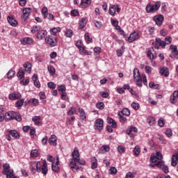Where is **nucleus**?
Masks as SVG:
<instances>
[{"label":"nucleus","instance_id":"nucleus-1","mask_svg":"<svg viewBox=\"0 0 178 178\" xmlns=\"http://www.w3.org/2000/svg\"><path fill=\"white\" fill-rule=\"evenodd\" d=\"M4 119L6 122H10L11 120H17V122H22V115L15 111H8L5 113Z\"/></svg>","mask_w":178,"mask_h":178},{"label":"nucleus","instance_id":"nucleus-2","mask_svg":"<svg viewBox=\"0 0 178 178\" xmlns=\"http://www.w3.org/2000/svg\"><path fill=\"white\" fill-rule=\"evenodd\" d=\"M134 81H136L138 87H143V75L140 74V70L138 68L134 69Z\"/></svg>","mask_w":178,"mask_h":178},{"label":"nucleus","instance_id":"nucleus-3","mask_svg":"<svg viewBox=\"0 0 178 178\" xmlns=\"http://www.w3.org/2000/svg\"><path fill=\"white\" fill-rule=\"evenodd\" d=\"M161 8V1H156L154 4L147 5L145 10L147 13H155Z\"/></svg>","mask_w":178,"mask_h":178},{"label":"nucleus","instance_id":"nucleus-4","mask_svg":"<svg viewBox=\"0 0 178 178\" xmlns=\"http://www.w3.org/2000/svg\"><path fill=\"white\" fill-rule=\"evenodd\" d=\"M3 173L7 178H19L17 176H15V175H13V170H10V165H9L8 163L3 164Z\"/></svg>","mask_w":178,"mask_h":178},{"label":"nucleus","instance_id":"nucleus-5","mask_svg":"<svg viewBox=\"0 0 178 178\" xmlns=\"http://www.w3.org/2000/svg\"><path fill=\"white\" fill-rule=\"evenodd\" d=\"M76 162H77V163H79V165H86L85 161L81 160L80 157H77L76 159H75V161H72L70 163V166L73 172H77L79 169H80V168L76 165Z\"/></svg>","mask_w":178,"mask_h":178},{"label":"nucleus","instance_id":"nucleus-6","mask_svg":"<svg viewBox=\"0 0 178 178\" xmlns=\"http://www.w3.org/2000/svg\"><path fill=\"white\" fill-rule=\"evenodd\" d=\"M94 129L97 130V131H102L104 130V120L101 118L97 119L95 121Z\"/></svg>","mask_w":178,"mask_h":178},{"label":"nucleus","instance_id":"nucleus-7","mask_svg":"<svg viewBox=\"0 0 178 178\" xmlns=\"http://www.w3.org/2000/svg\"><path fill=\"white\" fill-rule=\"evenodd\" d=\"M45 42L51 47H56V44H58V40L56 38H54L52 35H48L45 38Z\"/></svg>","mask_w":178,"mask_h":178},{"label":"nucleus","instance_id":"nucleus-8","mask_svg":"<svg viewBox=\"0 0 178 178\" xmlns=\"http://www.w3.org/2000/svg\"><path fill=\"white\" fill-rule=\"evenodd\" d=\"M141 36L136 31H134L130 34L129 37L127 39L128 42L131 43L134 42V41H137Z\"/></svg>","mask_w":178,"mask_h":178},{"label":"nucleus","instance_id":"nucleus-9","mask_svg":"<svg viewBox=\"0 0 178 178\" xmlns=\"http://www.w3.org/2000/svg\"><path fill=\"white\" fill-rule=\"evenodd\" d=\"M22 19L24 20V22H26L27 19L29 18V16H30V13H31V8H25L22 10Z\"/></svg>","mask_w":178,"mask_h":178},{"label":"nucleus","instance_id":"nucleus-10","mask_svg":"<svg viewBox=\"0 0 178 178\" xmlns=\"http://www.w3.org/2000/svg\"><path fill=\"white\" fill-rule=\"evenodd\" d=\"M165 17L162 15H156L154 17L153 20L155 22L156 26H162V23H163V20Z\"/></svg>","mask_w":178,"mask_h":178},{"label":"nucleus","instance_id":"nucleus-11","mask_svg":"<svg viewBox=\"0 0 178 178\" xmlns=\"http://www.w3.org/2000/svg\"><path fill=\"white\" fill-rule=\"evenodd\" d=\"M163 156H162L161 152H156V155H152L151 156L150 161L153 163H155V162H156V161H158V159H159V161H161V159H163Z\"/></svg>","mask_w":178,"mask_h":178},{"label":"nucleus","instance_id":"nucleus-12","mask_svg":"<svg viewBox=\"0 0 178 178\" xmlns=\"http://www.w3.org/2000/svg\"><path fill=\"white\" fill-rule=\"evenodd\" d=\"M22 98V94L19 92H13L9 95V99L11 101H16V99H20Z\"/></svg>","mask_w":178,"mask_h":178},{"label":"nucleus","instance_id":"nucleus-13","mask_svg":"<svg viewBox=\"0 0 178 178\" xmlns=\"http://www.w3.org/2000/svg\"><path fill=\"white\" fill-rule=\"evenodd\" d=\"M47 34L48 32L46 30H40L38 32L36 38L40 40H43V38H45V37H47Z\"/></svg>","mask_w":178,"mask_h":178},{"label":"nucleus","instance_id":"nucleus-14","mask_svg":"<svg viewBox=\"0 0 178 178\" xmlns=\"http://www.w3.org/2000/svg\"><path fill=\"white\" fill-rule=\"evenodd\" d=\"M159 74H161V76L169 77V68H168V67H161L159 69Z\"/></svg>","mask_w":178,"mask_h":178},{"label":"nucleus","instance_id":"nucleus-15","mask_svg":"<svg viewBox=\"0 0 178 178\" xmlns=\"http://www.w3.org/2000/svg\"><path fill=\"white\" fill-rule=\"evenodd\" d=\"M34 42V40L31 38H24L21 40V44L22 45H31Z\"/></svg>","mask_w":178,"mask_h":178},{"label":"nucleus","instance_id":"nucleus-16","mask_svg":"<svg viewBox=\"0 0 178 178\" xmlns=\"http://www.w3.org/2000/svg\"><path fill=\"white\" fill-rule=\"evenodd\" d=\"M51 169L56 173H58V172H59L60 169H59V157L58 156H57L56 158V163H52Z\"/></svg>","mask_w":178,"mask_h":178},{"label":"nucleus","instance_id":"nucleus-17","mask_svg":"<svg viewBox=\"0 0 178 178\" xmlns=\"http://www.w3.org/2000/svg\"><path fill=\"white\" fill-rule=\"evenodd\" d=\"M42 170V175L44 176H47V173H48V164H47V161H43V164L42 165V168H40Z\"/></svg>","mask_w":178,"mask_h":178},{"label":"nucleus","instance_id":"nucleus-18","mask_svg":"<svg viewBox=\"0 0 178 178\" xmlns=\"http://www.w3.org/2000/svg\"><path fill=\"white\" fill-rule=\"evenodd\" d=\"M27 104H29L31 106H38L40 102L38 101V99L33 98L28 100Z\"/></svg>","mask_w":178,"mask_h":178},{"label":"nucleus","instance_id":"nucleus-19","mask_svg":"<svg viewBox=\"0 0 178 178\" xmlns=\"http://www.w3.org/2000/svg\"><path fill=\"white\" fill-rule=\"evenodd\" d=\"M7 19L10 26H13V27H16V26H17V21H16L13 17L8 16Z\"/></svg>","mask_w":178,"mask_h":178},{"label":"nucleus","instance_id":"nucleus-20","mask_svg":"<svg viewBox=\"0 0 178 178\" xmlns=\"http://www.w3.org/2000/svg\"><path fill=\"white\" fill-rule=\"evenodd\" d=\"M178 98V90H175L173 92L172 97L170 98L171 104H176L177 102Z\"/></svg>","mask_w":178,"mask_h":178},{"label":"nucleus","instance_id":"nucleus-21","mask_svg":"<svg viewBox=\"0 0 178 178\" xmlns=\"http://www.w3.org/2000/svg\"><path fill=\"white\" fill-rule=\"evenodd\" d=\"M79 112L80 119H81V120H86V119H87V115H86V112L84 111V109H83L82 108H79Z\"/></svg>","mask_w":178,"mask_h":178},{"label":"nucleus","instance_id":"nucleus-22","mask_svg":"<svg viewBox=\"0 0 178 178\" xmlns=\"http://www.w3.org/2000/svg\"><path fill=\"white\" fill-rule=\"evenodd\" d=\"M62 29L60 27H54L50 29V33L51 35H56V34H58V33H60Z\"/></svg>","mask_w":178,"mask_h":178},{"label":"nucleus","instance_id":"nucleus-23","mask_svg":"<svg viewBox=\"0 0 178 178\" xmlns=\"http://www.w3.org/2000/svg\"><path fill=\"white\" fill-rule=\"evenodd\" d=\"M72 155V158H73L72 161H76V159L80 158V154L79 153V149L77 147H75L74 149V151H73Z\"/></svg>","mask_w":178,"mask_h":178},{"label":"nucleus","instance_id":"nucleus-24","mask_svg":"<svg viewBox=\"0 0 178 178\" xmlns=\"http://www.w3.org/2000/svg\"><path fill=\"white\" fill-rule=\"evenodd\" d=\"M8 132L9 133L10 136H12L14 138H19L20 135L17 133L16 130H8Z\"/></svg>","mask_w":178,"mask_h":178},{"label":"nucleus","instance_id":"nucleus-25","mask_svg":"<svg viewBox=\"0 0 178 178\" xmlns=\"http://www.w3.org/2000/svg\"><path fill=\"white\" fill-rule=\"evenodd\" d=\"M49 143L50 145H54V147H56V136L51 135V138L49 139Z\"/></svg>","mask_w":178,"mask_h":178},{"label":"nucleus","instance_id":"nucleus-26","mask_svg":"<svg viewBox=\"0 0 178 178\" xmlns=\"http://www.w3.org/2000/svg\"><path fill=\"white\" fill-rule=\"evenodd\" d=\"M107 122L109 123V124H111L113 129H116V127H118V124L116 123V121L109 117L107 118Z\"/></svg>","mask_w":178,"mask_h":178},{"label":"nucleus","instance_id":"nucleus-27","mask_svg":"<svg viewBox=\"0 0 178 178\" xmlns=\"http://www.w3.org/2000/svg\"><path fill=\"white\" fill-rule=\"evenodd\" d=\"M178 163V155L174 154L172 156L171 166H176Z\"/></svg>","mask_w":178,"mask_h":178},{"label":"nucleus","instance_id":"nucleus-28","mask_svg":"<svg viewBox=\"0 0 178 178\" xmlns=\"http://www.w3.org/2000/svg\"><path fill=\"white\" fill-rule=\"evenodd\" d=\"M24 67L25 70L24 72H26L27 73H30L31 72V63L26 62L24 64Z\"/></svg>","mask_w":178,"mask_h":178},{"label":"nucleus","instance_id":"nucleus-29","mask_svg":"<svg viewBox=\"0 0 178 178\" xmlns=\"http://www.w3.org/2000/svg\"><path fill=\"white\" fill-rule=\"evenodd\" d=\"M90 5H91V0H81V6L82 8H87Z\"/></svg>","mask_w":178,"mask_h":178},{"label":"nucleus","instance_id":"nucleus-30","mask_svg":"<svg viewBox=\"0 0 178 178\" xmlns=\"http://www.w3.org/2000/svg\"><path fill=\"white\" fill-rule=\"evenodd\" d=\"M155 41L156 44H159V45L162 48H165V47H166V43L165 42V41H163L161 38H156Z\"/></svg>","mask_w":178,"mask_h":178},{"label":"nucleus","instance_id":"nucleus-31","mask_svg":"<svg viewBox=\"0 0 178 178\" xmlns=\"http://www.w3.org/2000/svg\"><path fill=\"white\" fill-rule=\"evenodd\" d=\"M24 69L23 67H21L17 74V77H19V79H20L21 80L22 79H24Z\"/></svg>","mask_w":178,"mask_h":178},{"label":"nucleus","instance_id":"nucleus-32","mask_svg":"<svg viewBox=\"0 0 178 178\" xmlns=\"http://www.w3.org/2000/svg\"><path fill=\"white\" fill-rule=\"evenodd\" d=\"M65 35L67 37V38H72V37H73V31L70 29H65Z\"/></svg>","mask_w":178,"mask_h":178},{"label":"nucleus","instance_id":"nucleus-33","mask_svg":"<svg viewBox=\"0 0 178 178\" xmlns=\"http://www.w3.org/2000/svg\"><path fill=\"white\" fill-rule=\"evenodd\" d=\"M41 13L43 18L47 19L48 17V8L47 7H43L42 8Z\"/></svg>","mask_w":178,"mask_h":178},{"label":"nucleus","instance_id":"nucleus-34","mask_svg":"<svg viewBox=\"0 0 178 178\" xmlns=\"http://www.w3.org/2000/svg\"><path fill=\"white\" fill-rule=\"evenodd\" d=\"M41 30V26H33L31 27V32L32 33V34H34L35 33H38Z\"/></svg>","mask_w":178,"mask_h":178},{"label":"nucleus","instance_id":"nucleus-35","mask_svg":"<svg viewBox=\"0 0 178 178\" xmlns=\"http://www.w3.org/2000/svg\"><path fill=\"white\" fill-rule=\"evenodd\" d=\"M170 49H171L172 54H173L174 55L177 56V55H178V53H177V46L171 44L170 46Z\"/></svg>","mask_w":178,"mask_h":178},{"label":"nucleus","instance_id":"nucleus-36","mask_svg":"<svg viewBox=\"0 0 178 178\" xmlns=\"http://www.w3.org/2000/svg\"><path fill=\"white\" fill-rule=\"evenodd\" d=\"M15 70H10L6 74L7 76V79H13V77L15 76Z\"/></svg>","mask_w":178,"mask_h":178},{"label":"nucleus","instance_id":"nucleus-37","mask_svg":"<svg viewBox=\"0 0 178 178\" xmlns=\"http://www.w3.org/2000/svg\"><path fill=\"white\" fill-rule=\"evenodd\" d=\"M86 24H87V19H86V18H82L79 22L80 29H84L86 27Z\"/></svg>","mask_w":178,"mask_h":178},{"label":"nucleus","instance_id":"nucleus-38","mask_svg":"<svg viewBox=\"0 0 178 178\" xmlns=\"http://www.w3.org/2000/svg\"><path fill=\"white\" fill-rule=\"evenodd\" d=\"M118 115L119 116L120 122L121 123H126V122H127V118L126 117L123 116L122 114H120V112H118Z\"/></svg>","mask_w":178,"mask_h":178},{"label":"nucleus","instance_id":"nucleus-39","mask_svg":"<svg viewBox=\"0 0 178 178\" xmlns=\"http://www.w3.org/2000/svg\"><path fill=\"white\" fill-rule=\"evenodd\" d=\"M110 149L111 148L109 147V146L104 145L99 149V152L102 153V151H104V152H109Z\"/></svg>","mask_w":178,"mask_h":178},{"label":"nucleus","instance_id":"nucleus-40","mask_svg":"<svg viewBox=\"0 0 178 178\" xmlns=\"http://www.w3.org/2000/svg\"><path fill=\"white\" fill-rule=\"evenodd\" d=\"M155 118L154 117H149L147 118V123L149 124V126H152L153 124H155L156 123Z\"/></svg>","mask_w":178,"mask_h":178},{"label":"nucleus","instance_id":"nucleus-41","mask_svg":"<svg viewBox=\"0 0 178 178\" xmlns=\"http://www.w3.org/2000/svg\"><path fill=\"white\" fill-rule=\"evenodd\" d=\"M40 155V152H38V149H33L31 152V156L32 158H37V156Z\"/></svg>","mask_w":178,"mask_h":178},{"label":"nucleus","instance_id":"nucleus-42","mask_svg":"<svg viewBox=\"0 0 178 178\" xmlns=\"http://www.w3.org/2000/svg\"><path fill=\"white\" fill-rule=\"evenodd\" d=\"M109 13L111 16H115L116 13V6L114 5L109 8Z\"/></svg>","mask_w":178,"mask_h":178},{"label":"nucleus","instance_id":"nucleus-43","mask_svg":"<svg viewBox=\"0 0 178 178\" xmlns=\"http://www.w3.org/2000/svg\"><path fill=\"white\" fill-rule=\"evenodd\" d=\"M140 152H141V149H140V146H136L134 149L135 156H138V155H140Z\"/></svg>","mask_w":178,"mask_h":178},{"label":"nucleus","instance_id":"nucleus-44","mask_svg":"<svg viewBox=\"0 0 178 178\" xmlns=\"http://www.w3.org/2000/svg\"><path fill=\"white\" fill-rule=\"evenodd\" d=\"M121 113H122V115L124 116H130V109L127 108H123L121 111Z\"/></svg>","mask_w":178,"mask_h":178},{"label":"nucleus","instance_id":"nucleus-45","mask_svg":"<svg viewBox=\"0 0 178 178\" xmlns=\"http://www.w3.org/2000/svg\"><path fill=\"white\" fill-rule=\"evenodd\" d=\"M117 56L120 57L123 55V52H124V46H122L121 49H117Z\"/></svg>","mask_w":178,"mask_h":178},{"label":"nucleus","instance_id":"nucleus-46","mask_svg":"<svg viewBox=\"0 0 178 178\" xmlns=\"http://www.w3.org/2000/svg\"><path fill=\"white\" fill-rule=\"evenodd\" d=\"M24 104V99H21L16 102L17 108H22Z\"/></svg>","mask_w":178,"mask_h":178},{"label":"nucleus","instance_id":"nucleus-47","mask_svg":"<svg viewBox=\"0 0 178 178\" xmlns=\"http://www.w3.org/2000/svg\"><path fill=\"white\" fill-rule=\"evenodd\" d=\"M40 119H41V117L40 116H35L32 118V120L34 122L35 126H38V124H40Z\"/></svg>","mask_w":178,"mask_h":178},{"label":"nucleus","instance_id":"nucleus-48","mask_svg":"<svg viewBox=\"0 0 178 178\" xmlns=\"http://www.w3.org/2000/svg\"><path fill=\"white\" fill-rule=\"evenodd\" d=\"M149 88H154V90H159V85H156L154 82H149Z\"/></svg>","mask_w":178,"mask_h":178},{"label":"nucleus","instance_id":"nucleus-49","mask_svg":"<svg viewBox=\"0 0 178 178\" xmlns=\"http://www.w3.org/2000/svg\"><path fill=\"white\" fill-rule=\"evenodd\" d=\"M131 106L133 109H135V111H138V109H140V104L138 103L133 102L131 104Z\"/></svg>","mask_w":178,"mask_h":178},{"label":"nucleus","instance_id":"nucleus-50","mask_svg":"<svg viewBox=\"0 0 178 178\" xmlns=\"http://www.w3.org/2000/svg\"><path fill=\"white\" fill-rule=\"evenodd\" d=\"M147 57L149 58L150 60H154V59L156 58V56H155L150 50L147 51Z\"/></svg>","mask_w":178,"mask_h":178},{"label":"nucleus","instance_id":"nucleus-51","mask_svg":"<svg viewBox=\"0 0 178 178\" xmlns=\"http://www.w3.org/2000/svg\"><path fill=\"white\" fill-rule=\"evenodd\" d=\"M47 70L51 74H55V67H54V66L51 65H48Z\"/></svg>","mask_w":178,"mask_h":178},{"label":"nucleus","instance_id":"nucleus-52","mask_svg":"<svg viewBox=\"0 0 178 178\" xmlns=\"http://www.w3.org/2000/svg\"><path fill=\"white\" fill-rule=\"evenodd\" d=\"M172 38L170 36H168L165 38V45H170L172 44Z\"/></svg>","mask_w":178,"mask_h":178},{"label":"nucleus","instance_id":"nucleus-53","mask_svg":"<svg viewBox=\"0 0 178 178\" xmlns=\"http://www.w3.org/2000/svg\"><path fill=\"white\" fill-rule=\"evenodd\" d=\"M118 152H120V154H123V153L126 152V148L124 147H123L122 145H119L118 147Z\"/></svg>","mask_w":178,"mask_h":178},{"label":"nucleus","instance_id":"nucleus-54","mask_svg":"<svg viewBox=\"0 0 178 178\" xmlns=\"http://www.w3.org/2000/svg\"><path fill=\"white\" fill-rule=\"evenodd\" d=\"M154 166H158V168H163V167L165 166V162L163 161H158L154 164Z\"/></svg>","mask_w":178,"mask_h":178},{"label":"nucleus","instance_id":"nucleus-55","mask_svg":"<svg viewBox=\"0 0 178 178\" xmlns=\"http://www.w3.org/2000/svg\"><path fill=\"white\" fill-rule=\"evenodd\" d=\"M57 90L61 92H63V91H66V86H65V85H58Z\"/></svg>","mask_w":178,"mask_h":178},{"label":"nucleus","instance_id":"nucleus-56","mask_svg":"<svg viewBox=\"0 0 178 178\" xmlns=\"http://www.w3.org/2000/svg\"><path fill=\"white\" fill-rule=\"evenodd\" d=\"M41 163L40 161H36L35 163V167H36V170L38 173H40L41 172Z\"/></svg>","mask_w":178,"mask_h":178},{"label":"nucleus","instance_id":"nucleus-57","mask_svg":"<svg viewBox=\"0 0 178 178\" xmlns=\"http://www.w3.org/2000/svg\"><path fill=\"white\" fill-rule=\"evenodd\" d=\"M96 107L97 108V109H100V111H102V109H104V102H99L96 104Z\"/></svg>","mask_w":178,"mask_h":178},{"label":"nucleus","instance_id":"nucleus-58","mask_svg":"<svg viewBox=\"0 0 178 178\" xmlns=\"http://www.w3.org/2000/svg\"><path fill=\"white\" fill-rule=\"evenodd\" d=\"M142 81L144 86H148V81H147V76L145 74H142Z\"/></svg>","mask_w":178,"mask_h":178},{"label":"nucleus","instance_id":"nucleus-59","mask_svg":"<svg viewBox=\"0 0 178 178\" xmlns=\"http://www.w3.org/2000/svg\"><path fill=\"white\" fill-rule=\"evenodd\" d=\"M71 16H80V13H79V10L74 9L71 10Z\"/></svg>","mask_w":178,"mask_h":178},{"label":"nucleus","instance_id":"nucleus-60","mask_svg":"<svg viewBox=\"0 0 178 178\" xmlns=\"http://www.w3.org/2000/svg\"><path fill=\"white\" fill-rule=\"evenodd\" d=\"M110 175H116L118 173V169L115 167H111L109 170Z\"/></svg>","mask_w":178,"mask_h":178},{"label":"nucleus","instance_id":"nucleus-61","mask_svg":"<svg viewBox=\"0 0 178 178\" xmlns=\"http://www.w3.org/2000/svg\"><path fill=\"white\" fill-rule=\"evenodd\" d=\"M47 86L49 88H51L52 90H55V88H56V84H55L54 82H49Z\"/></svg>","mask_w":178,"mask_h":178},{"label":"nucleus","instance_id":"nucleus-62","mask_svg":"<svg viewBox=\"0 0 178 178\" xmlns=\"http://www.w3.org/2000/svg\"><path fill=\"white\" fill-rule=\"evenodd\" d=\"M111 23L112 26H113V27H115L116 26H118L119 24V21L115 20L113 18H111Z\"/></svg>","mask_w":178,"mask_h":178},{"label":"nucleus","instance_id":"nucleus-63","mask_svg":"<svg viewBox=\"0 0 178 178\" xmlns=\"http://www.w3.org/2000/svg\"><path fill=\"white\" fill-rule=\"evenodd\" d=\"M95 27H97V29H101V27H102V22H99V21H95Z\"/></svg>","mask_w":178,"mask_h":178},{"label":"nucleus","instance_id":"nucleus-64","mask_svg":"<svg viewBox=\"0 0 178 178\" xmlns=\"http://www.w3.org/2000/svg\"><path fill=\"white\" fill-rule=\"evenodd\" d=\"M74 120H76V118L74 116L71 117L70 119L67 120V124H72Z\"/></svg>","mask_w":178,"mask_h":178}]
</instances>
